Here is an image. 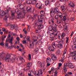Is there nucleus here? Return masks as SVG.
<instances>
[{"label": "nucleus", "mask_w": 76, "mask_h": 76, "mask_svg": "<svg viewBox=\"0 0 76 76\" xmlns=\"http://www.w3.org/2000/svg\"><path fill=\"white\" fill-rule=\"evenodd\" d=\"M48 29L50 31H52V32H54V31H53V29H54L53 27L52 26H49L48 28Z\"/></svg>", "instance_id": "aec40b11"}, {"label": "nucleus", "mask_w": 76, "mask_h": 76, "mask_svg": "<svg viewBox=\"0 0 76 76\" xmlns=\"http://www.w3.org/2000/svg\"><path fill=\"white\" fill-rule=\"evenodd\" d=\"M9 10H6L5 11V13H4V11L2 10L0 12V15L1 17H3V16H5V17H9Z\"/></svg>", "instance_id": "f03ea898"}, {"label": "nucleus", "mask_w": 76, "mask_h": 76, "mask_svg": "<svg viewBox=\"0 0 76 76\" xmlns=\"http://www.w3.org/2000/svg\"><path fill=\"white\" fill-rule=\"evenodd\" d=\"M75 6V5L74 4V3L72 2H71L70 3H69L68 4V6L70 7H73Z\"/></svg>", "instance_id": "4468645a"}, {"label": "nucleus", "mask_w": 76, "mask_h": 76, "mask_svg": "<svg viewBox=\"0 0 76 76\" xmlns=\"http://www.w3.org/2000/svg\"><path fill=\"white\" fill-rule=\"evenodd\" d=\"M36 9H37V8H39V9H42V4L40 3H37L36 5Z\"/></svg>", "instance_id": "6e6552de"}, {"label": "nucleus", "mask_w": 76, "mask_h": 76, "mask_svg": "<svg viewBox=\"0 0 76 76\" xmlns=\"http://www.w3.org/2000/svg\"><path fill=\"white\" fill-rule=\"evenodd\" d=\"M38 37L39 38H41V37H42V35H38Z\"/></svg>", "instance_id": "6e6d98bb"}, {"label": "nucleus", "mask_w": 76, "mask_h": 76, "mask_svg": "<svg viewBox=\"0 0 76 76\" xmlns=\"http://www.w3.org/2000/svg\"><path fill=\"white\" fill-rule=\"evenodd\" d=\"M4 57L6 61H7L8 62L10 61L11 63H14L16 59L15 58L13 57H12V58L11 59V55L9 54H7Z\"/></svg>", "instance_id": "f257e3e1"}, {"label": "nucleus", "mask_w": 76, "mask_h": 76, "mask_svg": "<svg viewBox=\"0 0 76 76\" xmlns=\"http://www.w3.org/2000/svg\"><path fill=\"white\" fill-rule=\"evenodd\" d=\"M19 58H20V60H21L23 62H25V60H24V59H23V57L20 56L19 57Z\"/></svg>", "instance_id": "c756f323"}, {"label": "nucleus", "mask_w": 76, "mask_h": 76, "mask_svg": "<svg viewBox=\"0 0 76 76\" xmlns=\"http://www.w3.org/2000/svg\"><path fill=\"white\" fill-rule=\"evenodd\" d=\"M52 26L53 28V32H57L56 28L57 27V25L56 24H53Z\"/></svg>", "instance_id": "0eeeda50"}, {"label": "nucleus", "mask_w": 76, "mask_h": 76, "mask_svg": "<svg viewBox=\"0 0 76 76\" xmlns=\"http://www.w3.org/2000/svg\"><path fill=\"white\" fill-rule=\"evenodd\" d=\"M55 18L56 19H58V15H56L55 16Z\"/></svg>", "instance_id": "3c124183"}, {"label": "nucleus", "mask_w": 76, "mask_h": 76, "mask_svg": "<svg viewBox=\"0 0 76 76\" xmlns=\"http://www.w3.org/2000/svg\"><path fill=\"white\" fill-rule=\"evenodd\" d=\"M23 44H26V41H23Z\"/></svg>", "instance_id": "13d9d810"}, {"label": "nucleus", "mask_w": 76, "mask_h": 76, "mask_svg": "<svg viewBox=\"0 0 76 76\" xmlns=\"http://www.w3.org/2000/svg\"><path fill=\"white\" fill-rule=\"evenodd\" d=\"M11 14L12 16H15V12H12V11H11Z\"/></svg>", "instance_id": "473e14b6"}, {"label": "nucleus", "mask_w": 76, "mask_h": 76, "mask_svg": "<svg viewBox=\"0 0 76 76\" xmlns=\"http://www.w3.org/2000/svg\"><path fill=\"white\" fill-rule=\"evenodd\" d=\"M42 23V20H41L40 21H39V25L40 24H41V25Z\"/></svg>", "instance_id": "ea45409f"}, {"label": "nucleus", "mask_w": 76, "mask_h": 76, "mask_svg": "<svg viewBox=\"0 0 76 76\" xmlns=\"http://www.w3.org/2000/svg\"><path fill=\"white\" fill-rule=\"evenodd\" d=\"M40 14L42 15L40 16V18H42V16H43V15H44V11H41L40 12Z\"/></svg>", "instance_id": "bb28decb"}, {"label": "nucleus", "mask_w": 76, "mask_h": 76, "mask_svg": "<svg viewBox=\"0 0 76 76\" xmlns=\"http://www.w3.org/2000/svg\"><path fill=\"white\" fill-rule=\"evenodd\" d=\"M73 42H74L75 43H76V38L74 39Z\"/></svg>", "instance_id": "4d7b16f0"}, {"label": "nucleus", "mask_w": 76, "mask_h": 76, "mask_svg": "<svg viewBox=\"0 0 76 76\" xmlns=\"http://www.w3.org/2000/svg\"><path fill=\"white\" fill-rule=\"evenodd\" d=\"M64 70V72H67V69L66 68V69H63Z\"/></svg>", "instance_id": "5fc2aeb1"}, {"label": "nucleus", "mask_w": 76, "mask_h": 76, "mask_svg": "<svg viewBox=\"0 0 76 76\" xmlns=\"http://www.w3.org/2000/svg\"><path fill=\"white\" fill-rule=\"evenodd\" d=\"M15 12L18 14V15L17 16V18L18 19H19L20 18L22 17V11L21 10H19V9H16L15 10Z\"/></svg>", "instance_id": "7ed1b4c3"}, {"label": "nucleus", "mask_w": 76, "mask_h": 76, "mask_svg": "<svg viewBox=\"0 0 76 76\" xmlns=\"http://www.w3.org/2000/svg\"><path fill=\"white\" fill-rule=\"evenodd\" d=\"M62 61H64L65 59V56H63L62 57Z\"/></svg>", "instance_id": "8fccbe9b"}, {"label": "nucleus", "mask_w": 76, "mask_h": 76, "mask_svg": "<svg viewBox=\"0 0 76 76\" xmlns=\"http://www.w3.org/2000/svg\"><path fill=\"white\" fill-rule=\"evenodd\" d=\"M32 66V64L30 62H29L26 65V67H25L23 70L25 71H28L30 69V67Z\"/></svg>", "instance_id": "39448f33"}, {"label": "nucleus", "mask_w": 76, "mask_h": 76, "mask_svg": "<svg viewBox=\"0 0 76 76\" xmlns=\"http://www.w3.org/2000/svg\"><path fill=\"white\" fill-rule=\"evenodd\" d=\"M39 72H38V73H37V75H36V76H39Z\"/></svg>", "instance_id": "052dcab7"}, {"label": "nucleus", "mask_w": 76, "mask_h": 76, "mask_svg": "<svg viewBox=\"0 0 76 76\" xmlns=\"http://www.w3.org/2000/svg\"><path fill=\"white\" fill-rule=\"evenodd\" d=\"M73 47H74V49H76V45H74L72 46V48H73Z\"/></svg>", "instance_id": "bf43d9fd"}, {"label": "nucleus", "mask_w": 76, "mask_h": 76, "mask_svg": "<svg viewBox=\"0 0 76 76\" xmlns=\"http://www.w3.org/2000/svg\"><path fill=\"white\" fill-rule=\"evenodd\" d=\"M12 35H13L14 37H16V34L15 33H12Z\"/></svg>", "instance_id": "603ef678"}, {"label": "nucleus", "mask_w": 76, "mask_h": 76, "mask_svg": "<svg viewBox=\"0 0 76 76\" xmlns=\"http://www.w3.org/2000/svg\"><path fill=\"white\" fill-rule=\"evenodd\" d=\"M75 19V18H70V20H71V21H74Z\"/></svg>", "instance_id": "79ce46f5"}, {"label": "nucleus", "mask_w": 76, "mask_h": 76, "mask_svg": "<svg viewBox=\"0 0 76 76\" xmlns=\"http://www.w3.org/2000/svg\"><path fill=\"white\" fill-rule=\"evenodd\" d=\"M0 45L3 46L4 45V42H3L0 43Z\"/></svg>", "instance_id": "a19ab883"}, {"label": "nucleus", "mask_w": 76, "mask_h": 76, "mask_svg": "<svg viewBox=\"0 0 76 76\" xmlns=\"http://www.w3.org/2000/svg\"><path fill=\"white\" fill-rule=\"evenodd\" d=\"M57 73H58V72H57V71H56L55 72V73L54 76H57Z\"/></svg>", "instance_id": "c03bdc74"}, {"label": "nucleus", "mask_w": 76, "mask_h": 76, "mask_svg": "<svg viewBox=\"0 0 76 76\" xmlns=\"http://www.w3.org/2000/svg\"><path fill=\"white\" fill-rule=\"evenodd\" d=\"M52 36H51H51H50V37L51 38H53L54 37H56L57 35V34H58V32H56V34H54V33H52Z\"/></svg>", "instance_id": "a211bd4d"}, {"label": "nucleus", "mask_w": 76, "mask_h": 76, "mask_svg": "<svg viewBox=\"0 0 76 76\" xmlns=\"http://www.w3.org/2000/svg\"><path fill=\"white\" fill-rule=\"evenodd\" d=\"M10 29L12 30V29H14L15 28V25H10Z\"/></svg>", "instance_id": "6ab92c4d"}, {"label": "nucleus", "mask_w": 76, "mask_h": 76, "mask_svg": "<svg viewBox=\"0 0 76 76\" xmlns=\"http://www.w3.org/2000/svg\"><path fill=\"white\" fill-rule=\"evenodd\" d=\"M45 5L46 6H48L49 4V3H50V2L48 1H46L45 2Z\"/></svg>", "instance_id": "c85d7f7f"}, {"label": "nucleus", "mask_w": 76, "mask_h": 76, "mask_svg": "<svg viewBox=\"0 0 76 76\" xmlns=\"http://www.w3.org/2000/svg\"><path fill=\"white\" fill-rule=\"evenodd\" d=\"M68 66L69 69H73L75 67V66L71 63H68Z\"/></svg>", "instance_id": "9d476101"}, {"label": "nucleus", "mask_w": 76, "mask_h": 76, "mask_svg": "<svg viewBox=\"0 0 76 76\" xmlns=\"http://www.w3.org/2000/svg\"><path fill=\"white\" fill-rule=\"evenodd\" d=\"M71 56L73 57L74 56H76V51H73L72 52L70 53Z\"/></svg>", "instance_id": "2eb2a0df"}, {"label": "nucleus", "mask_w": 76, "mask_h": 76, "mask_svg": "<svg viewBox=\"0 0 76 76\" xmlns=\"http://www.w3.org/2000/svg\"><path fill=\"white\" fill-rule=\"evenodd\" d=\"M38 48H36V49H35V52L36 53H37V52L38 51Z\"/></svg>", "instance_id": "a18cd8bd"}, {"label": "nucleus", "mask_w": 76, "mask_h": 76, "mask_svg": "<svg viewBox=\"0 0 76 76\" xmlns=\"http://www.w3.org/2000/svg\"><path fill=\"white\" fill-rule=\"evenodd\" d=\"M74 60H75V61H76V56H75V57H74Z\"/></svg>", "instance_id": "774afa93"}, {"label": "nucleus", "mask_w": 76, "mask_h": 76, "mask_svg": "<svg viewBox=\"0 0 76 76\" xmlns=\"http://www.w3.org/2000/svg\"><path fill=\"white\" fill-rule=\"evenodd\" d=\"M26 10L28 12H32V9L29 7H28L26 8Z\"/></svg>", "instance_id": "dca6fc26"}, {"label": "nucleus", "mask_w": 76, "mask_h": 76, "mask_svg": "<svg viewBox=\"0 0 76 76\" xmlns=\"http://www.w3.org/2000/svg\"><path fill=\"white\" fill-rule=\"evenodd\" d=\"M50 14L51 17H54L55 15V12L54 10H51L50 11Z\"/></svg>", "instance_id": "f8f14e48"}, {"label": "nucleus", "mask_w": 76, "mask_h": 76, "mask_svg": "<svg viewBox=\"0 0 76 76\" xmlns=\"http://www.w3.org/2000/svg\"><path fill=\"white\" fill-rule=\"evenodd\" d=\"M43 25L40 24L38 25L37 28L38 29H42V28H43Z\"/></svg>", "instance_id": "f3484780"}, {"label": "nucleus", "mask_w": 76, "mask_h": 76, "mask_svg": "<svg viewBox=\"0 0 76 76\" xmlns=\"http://www.w3.org/2000/svg\"><path fill=\"white\" fill-rule=\"evenodd\" d=\"M54 10L55 13L56 14H58V15H59V13L61 12H60L59 9L57 7L55 8L54 9Z\"/></svg>", "instance_id": "1a4fd4ad"}, {"label": "nucleus", "mask_w": 76, "mask_h": 76, "mask_svg": "<svg viewBox=\"0 0 76 76\" xmlns=\"http://www.w3.org/2000/svg\"><path fill=\"white\" fill-rule=\"evenodd\" d=\"M25 30V28H24L23 29V31H24L25 34H28V33L27 32V31H26Z\"/></svg>", "instance_id": "58836bf2"}, {"label": "nucleus", "mask_w": 76, "mask_h": 76, "mask_svg": "<svg viewBox=\"0 0 76 76\" xmlns=\"http://www.w3.org/2000/svg\"><path fill=\"white\" fill-rule=\"evenodd\" d=\"M56 47L59 48V49H61L63 48V45L61 44H60V43H58L56 44Z\"/></svg>", "instance_id": "ddd939ff"}, {"label": "nucleus", "mask_w": 76, "mask_h": 76, "mask_svg": "<svg viewBox=\"0 0 76 76\" xmlns=\"http://www.w3.org/2000/svg\"><path fill=\"white\" fill-rule=\"evenodd\" d=\"M59 42L60 43V44H61V45H62L63 44H64V41L63 40H62L60 41H59Z\"/></svg>", "instance_id": "4c0bfd02"}, {"label": "nucleus", "mask_w": 76, "mask_h": 76, "mask_svg": "<svg viewBox=\"0 0 76 76\" xmlns=\"http://www.w3.org/2000/svg\"><path fill=\"white\" fill-rule=\"evenodd\" d=\"M57 23L59 24V23H61V22H60V21H57Z\"/></svg>", "instance_id": "0e129e2a"}, {"label": "nucleus", "mask_w": 76, "mask_h": 76, "mask_svg": "<svg viewBox=\"0 0 76 76\" xmlns=\"http://www.w3.org/2000/svg\"><path fill=\"white\" fill-rule=\"evenodd\" d=\"M32 4H34V5H35L36 3H37V1L36 0H34V1H32Z\"/></svg>", "instance_id": "cd10ccee"}, {"label": "nucleus", "mask_w": 76, "mask_h": 76, "mask_svg": "<svg viewBox=\"0 0 76 76\" xmlns=\"http://www.w3.org/2000/svg\"><path fill=\"white\" fill-rule=\"evenodd\" d=\"M66 44H67V43H68V41H69V38L68 37H66Z\"/></svg>", "instance_id": "e433bc0d"}, {"label": "nucleus", "mask_w": 76, "mask_h": 76, "mask_svg": "<svg viewBox=\"0 0 76 76\" xmlns=\"http://www.w3.org/2000/svg\"><path fill=\"white\" fill-rule=\"evenodd\" d=\"M61 65H62V64L61 63H59V67H61Z\"/></svg>", "instance_id": "e2e57ef3"}, {"label": "nucleus", "mask_w": 76, "mask_h": 76, "mask_svg": "<svg viewBox=\"0 0 76 76\" xmlns=\"http://www.w3.org/2000/svg\"><path fill=\"white\" fill-rule=\"evenodd\" d=\"M53 45H52V46L53 47V46H54V47H55V48H56V44H55V43H53Z\"/></svg>", "instance_id": "09e8293b"}, {"label": "nucleus", "mask_w": 76, "mask_h": 76, "mask_svg": "<svg viewBox=\"0 0 76 76\" xmlns=\"http://www.w3.org/2000/svg\"><path fill=\"white\" fill-rule=\"evenodd\" d=\"M68 76H70V75H72V72H68L67 74H66Z\"/></svg>", "instance_id": "c9c22d12"}, {"label": "nucleus", "mask_w": 76, "mask_h": 76, "mask_svg": "<svg viewBox=\"0 0 76 76\" xmlns=\"http://www.w3.org/2000/svg\"><path fill=\"white\" fill-rule=\"evenodd\" d=\"M42 73H43V72L42 71V70L40 71V75H42Z\"/></svg>", "instance_id": "69168bd1"}, {"label": "nucleus", "mask_w": 76, "mask_h": 76, "mask_svg": "<svg viewBox=\"0 0 76 76\" xmlns=\"http://www.w3.org/2000/svg\"><path fill=\"white\" fill-rule=\"evenodd\" d=\"M38 64L39 65V67H42V63L39 61L37 62Z\"/></svg>", "instance_id": "b1692460"}, {"label": "nucleus", "mask_w": 76, "mask_h": 76, "mask_svg": "<svg viewBox=\"0 0 76 76\" xmlns=\"http://www.w3.org/2000/svg\"><path fill=\"white\" fill-rule=\"evenodd\" d=\"M10 23H8V24H7L5 25V26H10Z\"/></svg>", "instance_id": "37998d69"}, {"label": "nucleus", "mask_w": 76, "mask_h": 76, "mask_svg": "<svg viewBox=\"0 0 76 76\" xmlns=\"http://www.w3.org/2000/svg\"><path fill=\"white\" fill-rule=\"evenodd\" d=\"M52 17V19L51 20H54V17Z\"/></svg>", "instance_id": "680f3d73"}, {"label": "nucleus", "mask_w": 76, "mask_h": 76, "mask_svg": "<svg viewBox=\"0 0 76 76\" xmlns=\"http://www.w3.org/2000/svg\"><path fill=\"white\" fill-rule=\"evenodd\" d=\"M32 0H27V3L28 4H32Z\"/></svg>", "instance_id": "393cba45"}, {"label": "nucleus", "mask_w": 76, "mask_h": 76, "mask_svg": "<svg viewBox=\"0 0 76 76\" xmlns=\"http://www.w3.org/2000/svg\"><path fill=\"white\" fill-rule=\"evenodd\" d=\"M36 33H40L41 32V30L39 29L37 30H36Z\"/></svg>", "instance_id": "f704fd0d"}, {"label": "nucleus", "mask_w": 76, "mask_h": 76, "mask_svg": "<svg viewBox=\"0 0 76 76\" xmlns=\"http://www.w3.org/2000/svg\"><path fill=\"white\" fill-rule=\"evenodd\" d=\"M37 44L38 43H37V41L34 40L33 42H30V46L29 47V48H32V44H33V45H37Z\"/></svg>", "instance_id": "423d86ee"}, {"label": "nucleus", "mask_w": 76, "mask_h": 76, "mask_svg": "<svg viewBox=\"0 0 76 76\" xmlns=\"http://www.w3.org/2000/svg\"><path fill=\"white\" fill-rule=\"evenodd\" d=\"M57 59V57H56V56L54 54L53 55L52 57V59L53 60V61H56Z\"/></svg>", "instance_id": "9b49d317"}, {"label": "nucleus", "mask_w": 76, "mask_h": 76, "mask_svg": "<svg viewBox=\"0 0 76 76\" xmlns=\"http://www.w3.org/2000/svg\"><path fill=\"white\" fill-rule=\"evenodd\" d=\"M51 61V59L50 58L48 57L47 58V63H50V62Z\"/></svg>", "instance_id": "4be33fe9"}, {"label": "nucleus", "mask_w": 76, "mask_h": 76, "mask_svg": "<svg viewBox=\"0 0 76 76\" xmlns=\"http://www.w3.org/2000/svg\"><path fill=\"white\" fill-rule=\"evenodd\" d=\"M61 9L62 10V12H64L66 10V9L64 8V6H62L61 7Z\"/></svg>", "instance_id": "412c9836"}, {"label": "nucleus", "mask_w": 76, "mask_h": 76, "mask_svg": "<svg viewBox=\"0 0 76 76\" xmlns=\"http://www.w3.org/2000/svg\"><path fill=\"white\" fill-rule=\"evenodd\" d=\"M25 38H26L28 41H30V37L29 36H25L24 39H25Z\"/></svg>", "instance_id": "a878e982"}, {"label": "nucleus", "mask_w": 76, "mask_h": 76, "mask_svg": "<svg viewBox=\"0 0 76 76\" xmlns=\"http://www.w3.org/2000/svg\"><path fill=\"white\" fill-rule=\"evenodd\" d=\"M10 37V35L9 34L8 36V38L6 39V42H9L11 45L13 44V37L12 36L11 39H10L9 38Z\"/></svg>", "instance_id": "20e7f679"}, {"label": "nucleus", "mask_w": 76, "mask_h": 76, "mask_svg": "<svg viewBox=\"0 0 76 76\" xmlns=\"http://www.w3.org/2000/svg\"><path fill=\"white\" fill-rule=\"evenodd\" d=\"M58 15H59V17L60 18H63V14L62 13H61V12H60V13H59Z\"/></svg>", "instance_id": "2f4dec72"}, {"label": "nucleus", "mask_w": 76, "mask_h": 76, "mask_svg": "<svg viewBox=\"0 0 76 76\" xmlns=\"http://www.w3.org/2000/svg\"><path fill=\"white\" fill-rule=\"evenodd\" d=\"M50 66V64H47V66Z\"/></svg>", "instance_id": "338daca9"}, {"label": "nucleus", "mask_w": 76, "mask_h": 76, "mask_svg": "<svg viewBox=\"0 0 76 76\" xmlns=\"http://www.w3.org/2000/svg\"><path fill=\"white\" fill-rule=\"evenodd\" d=\"M64 36H65V34L64 33H63L61 35V38H63L64 37Z\"/></svg>", "instance_id": "72a5a7b5"}, {"label": "nucleus", "mask_w": 76, "mask_h": 76, "mask_svg": "<svg viewBox=\"0 0 76 76\" xmlns=\"http://www.w3.org/2000/svg\"><path fill=\"white\" fill-rule=\"evenodd\" d=\"M8 43H7V42H6V43H5V46L7 47H8Z\"/></svg>", "instance_id": "864d4df0"}, {"label": "nucleus", "mask_w": 76, "mask_h": 76, "mask_svg": "<svg viewBox=\"0 0 76 76\" xmlns=\"http://www.w3.org/2000/svg\"><path fill=\"white\" fill-rule=\"evenodd\" d=\"M63 19L64 21H66V16H64L63 17Z\"/></svg>", "instance_id": "49530a36"}, {"label": "nucleus", "mask_w": 76, "mask_h": 76, "mask_svg": "<svg viewBox=\"0 0 76 76\" xmlns=\"http://www.w3.org/2000/svg\"><path fill=\"white\" fill-rule=\"evenodd\" d=\"M50 22H51V23L53 24V23H54V20H50Z\"/></svg>", "instance_id": "de8ad7c7"}, {"label": "nucleus", "mask_w": 76, "mask_h": 76, "mask_svg": "<svg viewBox=\"0 0 76 76\" xmlns=\"http://www.w3.org/2000/svg\"><path fill=\"white\" fill-rule=\"evenodd\" d=\"M68 66V63H66L64 64L63 67V69H67V67Z\"/></svg>", "instance_id": "5701e85b"}, {"label": "nucleus", "mask_w": 76, "mask_h": 76, "mask_svg": "<svg viewBox=\"0 0 76 76\" xmlns=\"http://www.w3.org/2000/svg\"><path fill=\"white\" fill-rule=\"evenodd\" d=\"M28 56V60H31V54H29Z\"/></svg>", "instance_id": "7c9ffc66"}]
</instances>
